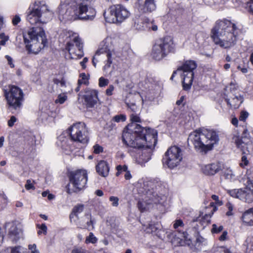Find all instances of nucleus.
<instances>
[{
	"mask_svg": "<svg viewBox=\"0 0 253 253\" xmlns=\"http://www.w3.org/2000/svg\"><path fill=\"white\" fill-rule=\"evenodd\" d=\"M51 17L52 13L43 1L37 0L29 8L27 20L31 25H37L23 33L24 43L29 53L37 54L45 46L47 40L41 25L47 23Z\"/></svg>",
	"mask_w": 253,
	"mask_h": 253,
	"instance_id": "obj_1",
	"label": "nucleus"
},
{
	"mask_svg": "<svg viewBox=\"0 0 253 253\" xmlns=\"http://www.w3.org/2000/svg\"><path fill=\"white\" fill-rule=\"evenodd\" d=\"M131 123L127 125L126 130L123 133L122 139L124 143L128 146L140 148L144 147L146 143V147H150L153 143H157V131L151 129L142 127L137 123H140V117L135 113L130 115Z\"/></svg>",
	"mask_w": 253,
	"mask_h": 253,
	"instance_id": "obj_2",
	"label": "nucleus"
},
{
	"mask_svg": "<svg viewBox=\"0 0 253 253\" xmlns=\"http://www.w3.org/2000/svg\"><path fill=\"white\" fill-rule=\"evenodd\" d=\"M239 30L236 24L229 20H218L211 31L214 43L224 48L234 46L237 41Z\"/></svg>",
	"mask_w": 253,
	"mask_h": 253,
	"instance_id": "obj_3",
	"label": "nucleus"
},
{
	"mask_svg": "<svg viewBox=\"0 0 253 253\" xmlns=\"http://www.w3.org/2000/svg\"><path fill=\"white\" fill-rule=\"evenodd\" d=\"M218 141V135L215 131L205 128L193 131L188 138V143H191L197 151L202 153L211 150Z\"/></svg>",
	"mask_w": 253,
	"mask_h": 253,
	"instance_id": "obj_4",
	"label": "nucleus"
},
{
	"mask_svg": "<svg viewBox=\"0 0 253 253\" xmlns=\"http://www.w3.org/2000/svg\"><path fill=\"white\" fill-rule=\"evenodd\" d=\"M69 183L67 192H78L84 189L87 181V173L85 170L79 169L71 171L69 174Z\"/></svg>",
	"mask_w": 253,
	"mask_h": 253,
	"instance_id": "obj_5",
	"label": "nucleus"
},
{
	"mask_svg": "<svg viewBox=\"0 0 253 253\" xmlns=\"http://www.w3.org/2000/svg\"><path fill=\"white\" fill-rule=\"evenodd\" d=\"M174 49L173 41L166 37L156 41L152 51V56L156 60H160Z\"/></svg>",
	"mask_w": 253,
	"mask_h": 253,
	"instance_id": "obj_6",
	"label": "nucleus"
},
{
	"mask_svg": "<svg viewBox=\"0 0 253 253\" xmlns=\"http://www.w3.org/2000/svg\"><path fill=\"white\" fill-rule=\"evenodd\" d=\"M74 11L75 15L80 20L91 21L96 15V10L89 0H77Z\"/></svg>",
	"mask_w": 253,
	"mask_h": 253,
	"instance_id": "obj_7",
	"label": "nucleus"
},
{
	"mask_svg": "<svg viewBox=\"0 0 253 253\" xmlns=\"http://www.w3.org/2000/svg\"><path fill=\"white\" fill-rule=\"evenodd\" d=\"M129 16L130 12L121 4L113 5L110 7L108 13H104L106 21L110 23H122Z\"/></svg>",
	"mask_w": 253,
	"mask_h": 253,
	"instance_id": "obj_8",
	"label": "nucleus"
},
{
	"mask_svg": "<svg viewBox=\"0 0 253 253\" xmlns=\"http://www.w3.org/2000/svg\"><path fill=\"white\" fill-rule=\"evenodd\" d=\"M69 40L66 49L69 51L72 58H81L84 55L83 43L77 34L72 32H68Z\"/></svg>",
	"mask_w": 253,
	"mask_h": 253,
	"instance_id": "obj_9",
	"label": "nucleus"
},
{
	"mask_svg": "<svg viewBox=\"0 0 253 253\" xmlns=\"http://www.w3.org/2000/svg\"><path fill=\"white\" fill-rule=\"evenodd\" d=\"M182 160L181 149L173 146L168 149L162 159L163 164L169 168L173 169L178 166Z\"/></svg>",
	"mask_w": 253,
	"mask_h": 253,
	"instance_id": "obj_10",
	"label": "nucleus"
},
{
	"mask_svg": "<svg viewBox=\"0 0 253 253\" xmlns=\"http://www.w3.org/2000/svg\"><path fill=\"white\" fill-rule=\"evenodd\" d=\"M70 135L73 141L82 143H87L88 141V131L84 123L79 122L74 124L69 128Z\"/></svg>",
	"mask_w": 253,
	"mask_h": 253,
	"instance_id": "obj_11",
	"label": "nucleus"
},
{
	"mask_svg": "<svg viewBox=\"0 0 253 253\" xmlns=\"http://www.w3.org/2000/svg\"><path fill=\"white\" fill-rule=\"evenodd\" d=\"M4 95L8 104L14 109L20 107L23 100L24 94L19 87L12 85L8 90H5Z\"/></svg>",
	"mask_w": 253,
	"mask_h": 253,
	"instance_id": "obj_12",
	"label": "nucleus"
},
{
	"mask_svg": "<svg viewBox=\"0 0 253 253\" xmlns=\"http://www.w3.org/2000/svg\"><path fill=\"white\" fill-rule=\"evenodd\" d=\"M99 102L98 91L96 90L87 88L84 93L78 94V102L85 105L86 108L95 107Z\"/></svg>",
	"mask_w": 253,
	"mask_h": 253,
	"instance_id": "obj_13",
	"label": "nucleus"
},
{
	"mask_svg": "<svg viewBox=\"0 0 253 253\" xmlns=\"http://www.w3.org/2000/svg\"><path fill=\"white\" fill-rule=\"evenodd\" d=\"M246 185L244 188L228 190V193L233 197L240 199L246 203L253 202V187Z\"/></svg>",
	"mask_w": 253,
	"mask_h": 253,
	"instance_id": "obj_14",
	"label": "nucleus"
},
{
	"mask_svg": "<svg viewBox=\"0 0 253 253\" xmlns=\"http://www.w3.org/2000/svg\"><path fill=\"white\" fill-rule=\"evenodd\" d=\"M55 112L51 111L48 105L42 107L39 113L38 120L41 123L46 125L53 120Z\"/></svg>",
	"mask_w": 253,
	"mask_h": 253,
	"instance_id": "obj_15",
	"label": "nucleus"
},
{
	"mask_svg": "<svg viewBox=\"0 0 253 253\" xmlns=\"http://www.w3.org/2000/svg\"><path fill=\"white\" fill-rule=\"evenodd\" d=\"M238 148L240 149L244 153L246 151H249V146L251 145L252 142L250 139L246 136H235L233 138Z\"/></svg>",
	"mask_w": 253,
	"mask_h": 253,
	"instance_id": "obj_16",
	"label": "nucleus"
},
{
	"mask_svg": "<svg viewBox=\"0 0 253 253\" xmlns=\"http://www.w3.org/2000/svg\"><path fill=\"white\" fill-rule=\"evenodd\" d=\"M197 67V64L192 60L186 61L181 66L178 68L176 71L173 72L170 79L172 80L177 73H187L190 72H193V70Z\"/></svg>",
	"mask_w": 253,
	"mask_h": 253,
	"instance_id": "obj_17",
	"label": "nucleus"
},
{
	"mask_svg": "<svg viewBox=\"0 0 253 253\" xmlns=\"http://www.w3.org/2000/svg\"><path fill=\"white\" fill-rule=\"evenodd\" d=\"M138 9L143 13L151 12L156 9L155 0H137Z\"/></svg>",
	"mask_w": 253,
	"mask_h": 253,
	"instance_id": "obj_18",
	"label": "nucleus"
},
{
	"mask_svg": "<svg viewBox=\"0 0 253 253\" xmlns=\"http://www.w3.org/2000/svg\"><path fill=\"white\" fill-rule=\"evenodd\" d=\"M6 226L9 227L8 234L9 238L12 241H17L20 238L21 230L17 228L13 222L8 223Z\"/></svg>",
	"mask_w": 253,
	"mask_h": 253,
	"instance_id": "obj_19",
	"label": "nucleus"
},
{
	"mask_svg": "<svg viewBox=\"0 0 253 253\" xmlns=\"http://www.w3.org/2000/svg\"><path fill=\"white\" fill-rule=\"evenodd\" d=\"M182 77V85L184 90H189L192 84L194 73L190 72L187 73H180Z\"/></svg>",
	"mask_w": 253,
	"mask_h": 253,
	"instance_id": "obj_20",
	"label": "nucleus"
},
{
	"mask_svg": "<svg viewBox=\"0 0 253 253\" xmlns=\"http://www.w3.org/2000/svg\"><path fill=\"white\" fill-rule=\"evenodd\" d=\"M227 104L234 109L239 107L243 102V97L239 94L233 95L230 98L225 99Z\"/></svg>",
	"mask_w": 253,
	"mask_h": 253,
	"instance_id": "obj_21",
	"label": "nucleus"
},
{
	"mask_svg": "<svg viewBox=\"0 0 253 253\" xmlns=\"http://www.w3.org/2000/svg\"><path fill=\"white\" fill-rule=\"evenodd\" d=\"M96 170L100 175L105 177L108 175L109 171L108 165L106 162L100 161L96 166Z\"/></svg>",
	"mask_w": 253,
	"mask_h": 253,
	"instance_id": "obj_22",
	"label": "nucleus"
},
{
	"mask_svg": "<svg viewBox=\"0 0 253 253\" xmlns=\"http://www.w3.org/2000/svg\"><path fill=\"white\" fill-rule=\"evenodd\" d=\"M145 25H140L138 24L139 21H137L136 23L135 26L136 27V30L139 31H145L148 30L149 31L151 29L154 31H156L158 29L157 26L155 25L153 21H151L148 18L147 19V21Z\"/></svg>",
	"mask_w": 253,
	"mask_h": 253,
	"instance_id": "obj_23",
	"label": "nucleus"
},
{
	"mask_svg": "<svg viewBox=\"0 0 253 253\" xmlns=\"http://www.w3.org/2000/svg\"><path fill=\"white\" fill-rule=\"evenodd\" d=\"M220 167L217 163H213L205 166L203 169V172L207 175H213L217 172Z\"/></svg>",
	"mask_w": 253,
	"mask_h": 253,
	"instance_id": "obj_24",
	"label": "nucleus"
},
{
	"mask_svg": "<svg viewBox=\"0 0 253 253\" xmlns=\"http://www.w3.org/2000/svg\"><path fill=\"white\" fill-rule=\"evenodd\" d=\"M242 219L245 223L249 226H253V207L243 213Z\"/></svg>",
	"mask_w": 253,
	"mask_h": 253,
	"instance_id": "obj_25",
	"label": "nucleus"
},
{
	"mask_svg": "<svg viewBox=\"0 0 253 253\" xmlns=\"http://www.w3.org/2000/svg\"><path fill=\"white\" fill-rule=\"evenodd\" d=\"M87 220V222L86 223L83 222L81 224L82 228L87 229L88 230L93 229L94 228L93 224L95 223V221L92 218L91 214H87L84 217V220Z\"/></svg>",
	"mask_w": 253,
	"mask_h": 253,
	"instance_id": "obj_26",
	"label": "nucleus"
},
{
	"mask_svg": "<svg viewBox=\"0 0 253 253\" xmlns=\"http://www.w3.org/2000/svg\"><path fill=\"white\" fill-rule=\"evenodd\" d=\"M148 191L149 192H148L147 193V195L149 196V200L150 201V202H148V204L154 203L157 204L158 203H160L161 202L159 199L160 197L158 195L157 191L151 192L150 191H149V190H148Z\"/></svg>",
	"mask_w": 253,
	"mask_h": 253,
	"instance_id": "obj_27",
	"label": "nucleus"
},
{
	"mask_svg": "<svg viewBox=\"0 0 253 253\" xmlns=\"http://www.w3.org/2000/svg\"><path fill=\"white\" fill-rule=\"evenodd\" d=\"M147 18L146 16L142 15L139 14L135 15L134 17L133 18V27L136 29L135 25L137 21H139L138 22V24H140V25H145L146 23V21H147Z\"/></svg>",
	"mask_w": 253,
	"mask_h": 253,
	"instance_id": "obj_28",
	"label": "nucleus"
},
{
	"mask_svg": "<svg viewBox=\"0 0 253 253\" xmlns=\"http://www.w3.org/2000/svg\"><path fill=\"white\" fill-rule=\"evenodd\" d=\"M246 176L247 181L246 185H250L249 186L253 187V169L248 170Z\"/></svg>",
	"mask_w": 253,
	"mask_h": 253,
	"instance_id": "obj_29",
	"label": "nucleus"
},
{
	"mask_svg": "<svg viewBox=\"0 0 253 253\" xmlns=\"http://www.w3.org/2000/svg\"><path fill=\"white\" fill-rule=\"evenodd\" d=\"M80 78L78 81V84L79 85H81L82 84L87 85L88 84V77L85 73L81 74Z\"/></svg>",
	"mask_w": 253,
	"mask_h": 253,
	"instance_id": "obj_30",
	"label": "nucleus"
},
{
	"mask_svg": "<svg viewBox=\"0 0 253 253\" xmlns=\"http://www.w3.org/2000/svg\"><path fill=\"white\" fill-rule=\"evenodd\" d=\"M223 175L225 178L229 180H234L235 178V175L232 170L230 169H227L224 170Z\"/></svg>",
	"mask_w": 253,
	"mask_h": 253,
	"instance_id": "obj_31",
	"label": "nucleus"
},
{
	"mask_svg": "<svg viewBox=\"0 0 253 253\" xmlns=\"http://www.w3.org/2000/svg\"><path fill=\"white\" fill-rule=\"evenodd\" d=\"M107 60L106 63L103 67V70L105 72H107L109 69L110 68L111 65L112 63V60L111 59V54L110 51L107 52Z\"/></svg>",
	"mask_w": 253,
	"mask_h": 253,
	"instance_id": "obj_32",
	"label": "nucleus"
},
{
	"mask_svg": "<svg viewBox=\"0 0 253 253\" xmlns=\"http://www.w3.org/2000/svg\"><path fill=\"white\" fill-rule=\"evenodd\" d=\"M97 241V238L94 236L92 232H90L85 240V243L88 244L90 243L95 244Z\"/></svg>",
	"mask_w": 253,
	"mask_h": 253,
	"instance_id": "obj_33",
	"label": "nucleus"
},
{
	"mask_svg": "<svg viewBox=\"0 0 253 253\" xmlns=\"http://www.w3.org/2000/svg\"><path fill=\"white\" fill-rule=\"evenodd\" d=\"M67 98L68 96L66 93H60L58 95L55 101V102L56 104L58 103L60 104H62L67 100Z\"/></svg>",
	"mask_w": 253,
	"mask_h": 253,
	"instance_id": "obj_34",
	"label": "nucleus"
},
{
	"mask_svg": "<svg viewBox=\"0 0 253 253\" xmlns=\"http://www.w3.org/2000/svg\"><path fill=\"white\" fill-rule=\"evenodd\" d=\"M151 158L150 153L146 151H143L142 154L139 155V159L142 163H146L148 162Z\"/></svg>",
	"mask_w": 253,
	"mask_h": 253,
	"instance_id": "obj_35",
	"label": "nucleus"
},
{
	"mask_svg": "<svg viewBox=\"0 0 253 253\" xmlns=\"http://www.w3.org/2000/svg\"><path fill=\"white\" fill-rule=\"evenodd\" d=\"M67 7L66 4H60L58 8V12L60 16H62V18H66Z\"/></svg>",
	"mask_w": 253,
	"mask_h": 253,
	"instance_id": "obj_36",
	"label": "nucleus"
},
{
	"mask_svg": "<svg viewBox=\"0 0 253 253\" xmlns=\"http://www.w3.org/2000/svg\"><path fill=\"white\" fill-rule=\"evenodd\" d=\"M228 249L224 247H214L211 250V253H228Z\"/></svg>",
	"mask_w": 253,
	"mask_h": 253,
	"instance_id": "obj_37",
	"label": "nucleus"
},
{
	"mask_svg": "<svg viewBox=\"0 0 253 253\" xmlns=\"http://www.w3.org/2000/svg\"><path fill=\"white\" fill-rule=\"evenodd\" d=\"M126 120V116L124 114H120L118 115H116L114 116L112 121H114L116 122L119 123L121 122H125Z\"/></svg>",
	"mask_w": 253,
	"mask_h": 253,
	"instance_id": "obj_38",
	"label": "nucleus"
},
{
	"mask_svg": "<svg viewBox=\"0 0 253 253\" xmlns=\"http://www.w3.org/2000/svg\"><path fill=\"white\" fill-rule=\"evenodd\" d=\"M0 45H5L6 42L9 40V37L5 35L4 33L0 34Z\"/></svg>",
	"mask_w": 253,
	"mask_h": 253,
	"instance_id": "obj_39",
	"label": "nucleus"
},
{
	"mask_svg": "<svg viewBox=\"0 0 253 253\" xmlns=\"http://www.w3.org/2000/svg\"><path fill=\"white\" fill-rule=\"evenodd\" d=\"M213 214V212H212L211 213L209 214H206L202 218V224L204 225L208 224L210 223L211 222V218Z\"/></svg>",
	"mask_w": 253,
	"mask_h": 253,
	"instance_id": "obj_40",
	"label": "nucleus"
},
{
	"mask_svg": "<svg viewBox=\"0 0 253 253\" xmlns=\"http://www.w3.org/2000/svg\"><path fill=\"white\" fill-rule=\"evenodd\" d=\"M84 210V205H79L75 206L73 210V212L76 215H77L79 213L82 212Z\"/></svg>",
	"mask_w": 253,
	"mask_h": 253,
	"instance_id": "obj_41",
	"label": "nucleus"
},
{
	"mask_svg": "<svg viewBox=\"0 0 253 253\" xmlns=\"http://www.w3.org/2000/svg\"><path fill=\"white\" fill-rule=\"evenodd\" d=\"M117 169L118 170V171L116 173L117 176H118L123 172H126V171L128 170L127 167L126 165H124L123 166H121V165H119L117 167Z\"/></svg>",
	"mask_w": 253,
	"mask_h": 253,
	"instance_id": "obj_42",
	"label": "nucleus"
},
{
	"mask_svg": "<svg viewBox=\"0 0 253 253\" xmlns=\"http://www.w3.org/2000/svg\"><path fill=\"white\" fill-rule=\"evenodd\" d=\"M109 80L103 77H101L99 79V85L100 87H104L108 85Z\"/></svg>",
	"mask_w": 253,
	"mask_h": 253,
	"instance_id": "obj_43",
	"label": "nucleus"
},
{
	"mask_svg": "<svg viewBox=\"0 0 253 253\" xmlns=\"http://www.w3.org/2000/svg\"><path fill=\"white\" fill-rule=\"evenodd\" d=\"M223 229V227L222 225L217 226L216 224L212 225V228L211 232L214 233H218Z\"/></svg>",
	"mask_w": 253,
	"mask_h": 253,
	"instance_id": "obj_44",
	"label": "nucleus"
},
{
	"mask_svg": "<svg viewBox=\"0 0 253 253\" xmlns=\"http://www.w3.org/2000/svg\"><path fill=\"white\" fill-rule=\"evenodd\" d=\"M53 81L54 84L58 85L61 87H64L66 86V82L62 79L61 80H59L57 79H54Z\"/></svg>",
	"mask_w": 253,
	"mask_h": 253,
	"instance_id": "obj_45",
	"label": "nucleus"
},
{
	"mask_svg": "<svg viewBox=\"0 0 253 253\" xmlns=\"http://www.w3.org/2000/svg\"><path fill=\"white\" fill-rule=\"evenodd\" d=\"M109 200L112 202V206L113 207H117L119 205V199L117 197L111 196Z\"/></svg>",
	"mask_w": 253,
	"mask_h": 253,
	"instance_id": "obj_46",
	"label": "nucleus"
},
{
	"mask_svg": "<svg viewBox=\"0 0 253 253\" xmlns=\"http://www.w3.org/2000/svg\"><path fill=\"white\" fill-rule=\"evenodd\" d=\"M39 228L40 229L38 232V234H41L42 232L45 235L47 233V227L45 224H42L41 226L38 225Z\"/></svg>",
	"mask_w": 253,
	"mask_h": 253,
	"instance_id": "obj_47",
	"label": "nucleus"
},
{
	"mask_svg": "<svg viewBox=\"0 0 253 253\" xmlns=\"http://www.w3.org/2000/svg\"><path fill=\"white\" fill-rule=\"evenodd\" d=\"M226 207L228 209V211L226 212L227 216H231L233 215L232 211L233 210V205L230 202L226 204Z\"/></svg>",
	"mask_w": 253,
	"mask_h": 253,
	"instance_id": "obj_48",
	"label": "nucleus"
},
{
	"mask_svg": "<svg viewBox=\"0 0 253 253\" xmlns=\"http://www.w3.org/2000/svg\"><path fill=\"white\" fill-rule=\"evenodd\" d=\"M71 253H89V252L82 248H76L73 249Z\"/></svg>",
	"mask_w": 253,
	"mask_h": 253,
	"instance_id": "obj_49",
	"label": "nucleus"
},
{
	"mask_svg": "<svg viewBox=\"0 0 253 253\" xmlns=\"http://www.w3.org/2000/svg\"><path fill=\"white\" fill-rule=\"evenodd\" d=\"M249 116V113L246 111H242L240 113L239 120L245 121Z\"/></svg>",
	"mask_w": 253,
	"mask_h": 253,
	"instance_id": "obj_50",
	"label": "nucleus"
},
{
	"mask_svg": "<svg viewBox=\"0 0 253 253\" xmlns=\"http://www.w3.org/2000/svg\"><path fill=\"white\" fill-rule=\"evenodd\" d=\"M126 104H127V106L132 110V111L133 112V113H134L136 111V110L137 109V106L135 105V103L134 102H126Z\"/></svg>",
	"mask_w": 253,
	"mask_h": 253,
	"instance_id": "obj_51",
	"label": "nucleus"
},
{
	"mask_svg": "<svg viewBox=\"0 0 253 253\" xmlns=\"http://www.w3.org/2000/svg\"><path fill=\"white\" fill-rule=\"evenodd\" d=\"M103 151V148L99 145L96 144L93 146V152L95 154H99Z\"/></svg>",
	"mask_w": 253,
	"mask_h": 253,
	"instance_id": "obj_52",
	"label": "nucleus"
},
{
	"mask_svg": "<svg viewBox=\"0 0 253 253\" xmlns=\"http://www.w3.org/2000/svg\"><path fill=\"white\" fill-rule=\"evenodd\" d=\"M196 243L200 245H205L207 243L206 240L201 236H198L196 238Z\"/></svg>",
	"mask_w": 253,
	"mask_h": 253,
	"instance_id": "obj_53",
	"label": "nucleus"
},
{
	"mask_svg": "<svg viewBox=\"0 0 253 253\" xmlns=\"http://www.w3.org/2000/svg\"><path fill=\"white\" fill-rule=\"evenodd\" d=\"M28 248L31 253H40L39 251L37 249L36 244L29 245Z\"/></svg>",
	"mask_w": 253,
	"mask_h": 253,
	"instance_id": "obj_54",
	"label": "nucleus"
},
{
	"mask_svg": "<svg viewBox=\"0 0 253 253\" xmlns=\"http://www.w3.org/2000/svg\"><path fill=\"white\" fill-rule=\"evenodd\" d=\"M248 164V161L247 160V157L245 156L242 157V161L240 164V165L242 167H244Z\"/></svg>",
	"mask_w": 253,
	"mask_h": 253,
	"instance_id": "obj_55",
	"label": "nucleus"
},
{
	"mask_svg": "<svg viewBox=\"0 0 253 253\" xmlns=\"http://www.w3.org/2000/svg\"><path fill=\"white\" fill-rule=\"evenodd\" d=\"M183 226V223L182 221L180 219L176 220L173 224V227L175 229L177 228L179 226Z\"/></svg>",
	"mask_w": 253,
	"mask_h": 253,
	"instance_id": "obj_56",
	"label": "nucleus"
},
{
	"mask_svg": "<svg viewBox=\"0 0 253 253\" xmlns=\"http://www.w3.org/2000/svg\"><path fill=\"white\" fill-rule=\"evenodd\" d=\"M5 58L7 59L8 64L9 65L11 68L14 67V64L13 63V59L9 55H6L5 56Z\"/></svg>",
	"mask_w": 253,
	"mask_h": 253,
	"instance_id": "obj_57",
	"label": "nucleus"
},
{
	"mask_svg": "<svg viewBox=\"0 0 253 253\" xmlns=\"http://www.w3.org/2000/svg\"><path fill=\"white\" fill-rule=\"evenodd\" d=\"M25 187L27 190H30L31 189L34 188V187L30 180H27L26 184H25Z\"/></svg>",
	"mask_w": 253,
	"mask_h": 253,
	"instance_id": "obj_58",
	"label": "nucleus"
},
{
	"mask_svg": "<svg viewBox=\"0 0 253 253\" xmlns=\"http://www.w3.org/2000/svg\"><path fill=\"white\" fill-rule=\"evenodd\" d=\"M21 21L20 17L18 15H15L12 19V24L14 25H17Z\"/></svg>",
	"mask_w": 253,
	"mask_h": 253,
	"instance_id": "obj_59",
	"label": "nucleus"
},
{
	"mask_svg": "<svg viewBox=\"0 0 253 253\" xmlns=\"http://www.w3.org/2000/svg\"><path fill=\"white\" fill-rule=\"evenodd\" d=\"M114 89V87L113 85H110L109 87L106 90V94L107 95H111L112 92Z\"/></svg>",
	"mask_w": 253,
	"mask_h": 253,
	"instance_id": "obj_60",
	"label": "nucleus"
},
{
	"mask_svg": "<svg viewBox=\"0 0 253 253\" xmlns=\"http://www.w3.org/2000/svg\"><path fill=\"white\" fill-rule=\"evenodd\" d=\"M228 233L226 231L223 232L222 235L219 237L220 241H224L227 239Z\"/></svg>",
	"mask_w": 253,
	"mask_h": 253,
	"instance_id": "obj_61",
	"label": "nucleus"
},
{
	"mask_svg": "<svg viewBox=\"0 0 253 253\" xmlns=\"http://www.w3.org/2000/svg\"><path fill=\"white\" fill-rule=\"evenodd\" d=\"M157 225L156 224H149L148 225V228L151 230V232H155L158 229V227H157Z\"/></svg>",
	"mask_w": 253,
	"mask_h": 253,
	"instance_id": "obj_62",
	"label": "nucleus"
},
{
	"mask_svg": "<svg viewBox=\"0 0 253 253\" xmlns=\"http://www.w3.org/2000/svg\"><path fill=\"white\" fill-rule=\"evenodd\" d=\"M16 121V119L14 116L11 117L10 119L8 122V126L10 127L12 126Z\"/></svg>",
	"mask_w": 253,
	"mask_h": 253,
	"instance_id": "obj_63",
	"label": "nucleus"
},
{
	"mask_svg": "<svg viewBox=\"0 0 253 253\" xmlns=\"http://www.w3.org/2000/svg\"><path fill=\"white\" fill-rule=\"evenodd\" d=\"M187 233L186 232H183L181 233H179V235H178V238L180 239V240H185L187 239Z\"/></svg>",
	"mask_w": 253,
	"mask_h": 253,
	"instance_id": "obj_64",
	"label": "nucleus"
}]
</instances>
